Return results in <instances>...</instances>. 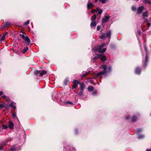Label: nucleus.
Segmentation results:
<instances>
[{
	"label": "nucleus",
	"mask_w": 151,
	"mask_h": 151,
	"mask_svg": "<svg viewBox=\"0 0 151 151\" xmlns=\"http://www.w3.org/2000/svg\"><path fill=\"white\" fill-rule=\"evenodd\" d=\"M80 88L81 90L83 91L85 88V86L83 83H80Z\"/></svg>",
	"instance_id": "nucleus-13"
},
{
	"label": "nucleus",
	"mask_w": 151,
	"mask_h": 151,
	"mask_svg": "<svg viewBox=\"0 0 151 151\" xmlns=\"http://www.w3.org/2000/svg\"><path fill=\"white\" fill-rule=\"evenodd\" d=\"M144 137V135L140 134L138 136V138L139 139H140L143 138Z\"/></svg>",
	"instance_id": "nucleus-28"
},
{
	"label": "nucleus",
	"mask_w": 151,
	"mask_h": 151,
	"mask_svg": "<svg viewBox=\"0 0 151 151\" xmlns=\"http://www.w3.org/2000/svg\"><path fill=\"white\" fill-rule=\"evenodd\" d=\"M142 130V129L141 128H139L137 130V133H139L141 132Z\"/></svg>",
	"instance_id": "nucleus-36"
},
{
	"label": "nucleus",
	"mask_w": 151,
	"mask_h": 151,
	"mask_svg": "<svg viewBox=\"0 0 151 151\" xmlns=\"http://www.w3.org/2000/svg\"><path fill=\"white\" fill-rule=\"evenodd\" d=\"M10 24L9 22H6L4 24V27H7Z\"/></svg>",
	"instance_id": "nucleus-23"
},
{
	"label": "nucleus",
	"mask_w": 151,
	"mask_h": 151,
	"mask_svg": "<svg viewBox=\"0 0 151 151\" xmlns=\"http://www.w3.org/2000/svg\"><path fill=\"white\" fill-rule=\"evenodd\" d=\"M146 151H151V150L150 149H147L146 150Z\"/></svg>",
	"instance_id": "nucleus-48"
},
{
	"label": "nucleus",
	"mask_w": 151,
	"mask_h": 151,
	"mask_svg": "<svg viewBox=\"0 0 151 151\" xmlns=\"http://www.w3.org/2000/svg\"><path fill=\"white\" fill-rule=\"evenodd\" d=\"M106 51V49L105 48L103 49L102 50H101V53H103L105 52Z\"/></svg>",
	"instance_id": "nucleus-35"
},
{
	"label": "nucleus",
	"mask_w": 151,
	"mask_h": 151,
	"mask_svg": "<svg viewBox=\"0 0 151 151\" xmlns=\"http://www.w3.org/2000/svg\"><path fill=\"white\" fill-rule=\"evenodd\" d=\"M129 118H130V116H127V117H126V119H128Z\"/></svg>",
	"instance_id": "nucleus-47"
},
{
	"label": "nucleus",
	"mask_w": 151,
	"mask_h": 151,
	"mask_svg": "<svg viewBox=\"0 0 151 151\" xmlns=\"http://www.w3.org/2000/svg\"><path fill=\"white\" fill-rule=\"evenodd\" d=\"M93 87L92 86H90L88 87V90L89 91H91L93 89Z\"/></svg>",
	"instance_id": "nucleus-18"
},
{
	"label": "nucleus",
	"mask_w": 151,
	"mask_h": 151,
	"mask_svg": "<svg viewBox=\"0 0 151 151\" xmlns=\"http://www.w3.org/2000/svg\"><path fill=\"white\" fill-rule=\"evenodd\" d=\"M138 33L139 35H140L141 34V31L140 30L138 31Z\"/></svg>",
	"instance_id": "nucleus-44"
},
{
	"label": "nucleus",
	"mask_w": 151,
	"mask_h": 151,
	"mask_svg": "<svg viewBox=\"0 0 151 151\" xmlns=\"http://www.w3.org/2000/svg\"><path fill=\"white\" fill-rule=\"evenodd\" d=\"M7 32H6L5 34L4 35L1 37V40H4L5 39V36L7 34Z\"/></svg>",
	"instance_id": "nucleus-24"
},
{
	"label": "nucleus",
	"mask_w": 151,
	"mask_h": 151,
	"mask_svg": "<svg viewBox=\"0 0 151 151\" xmlns=\"http://www.w3.org/2000/svg\"><path fill=\"white\" fill-rule=\"evenodd\" d=\"M20 36L24 40L27 42L28 44L30 43V40L28 37L24 35L23 34H21Z\"/></svg>",
	"instance_id": "nucleus-6"
},
{
	"label": "nucleus",
	"mask_w": 151,
	"mask_h": 151,
	"mask_svg": "<svg viewBox=\"0 0 151 151\" xmlns=\"http://www.w3.org/2000/svg\"><path fill=\"white\" fill-rule=\"evenodd\" d=\"M96 16L95 14H94L93 17H92L91 18V20L92 22L91 24V27H94L96 25V23L95 22V20L96 18Z\"/></svg>",
	"instance_id": "nucleus-3"
},
{
	"label": "nucleus",
	"mask_w": 151,
	"mask_h": 151,
	"mask_svg": "<svg viewBox=\"0 0 151 151\" xmlns=\"http://www.w3.org/2000/svg\"><path fill=\"white\" fill-rule=\"evenodd\" d=\"M40 71H39V70H36L35 72V73H34V74L35 75H37L39 73H40Z\"/></svg>",
	"instance_id": "nucleus-30"
},
{
	"label": "nucleus",
	"mask_w": 151,
	"mask_h": 151,
	"mask_svg": "<svg viewBox=\"0 0 151 151\" xmlns=\"http://www.w3.org/2000/svg\"><path fill=\"white\" fill-rule=\"evenodd\" d=\"M107 0H99V1L102 3H105Z\"/></svg>",
	"instance_id": "nucleus-34"
},
{
	"label": "nucleus",
	"mask_w": 151,
	"mask_h": 151,
	"mask_svg": "<svg viewBox=\"0 0 151 151\" xmlns=\"http://www.w3.org/2000/svg\"><path fill=\"white\" fill-rule=\"evenodd\" d=\"M83 91H82L81 90L80 92L78 93V95L80 96H82L83 95Z\"/></svg>",
	"instance_id": "nucleus-38"
},
{
	"label": "nucleus",
	"mask_w": 151,
	"mask_h": 151,
	"mask_svg": "<svg viewBox=\"0 0 151 151\" xmlns=\"http://www.w3.org/2000/svg\"><path fill=\"white\" fill-rule=\"evenodd\" d=\"M105 44L104 43H102L99 47L97 46H96L93 49V50L95 51H98L99 52H100L101 49L104 46Z\"/></svg>",
	"instance_id": "nucleus-5"
},
{
	"label": "nucleus",
	"mask_w": 151,
	"mask_h": 151,
	"mask_svg": "<svg viewBox=\"0 0 151 151\" xmlns=\"http://www.w3.org/2000/svg\"><path fill=\"white\" fill-rule=\"evenodd\" d=\"M101 26H98L97 27V30H99L100 28H101Z\"/></svg>",
	"instance_id": "nucleus-40"
},
{
	"label": "nucleus",
	"mask_w": 151,
	"mask_h": 151,
	"mask_svg": "<svg viewBox=\"0 0 151 151\" xmlns=\"http://www.w3.org/2000/svg\"><path fill=\"white\" fill-rule=\"evenodd\" d=\"M137 116H133L132 118V121L133 122H135L137 120Z\"/></svg>",
	"instance_id": "nucleus-21"
},
{
	"label": "nucleus",
	"mask_w": 151,
	"mask_h": 151,
	"mask_svg": "<svg viewBox=\"0 0 151 151\" xmlns=\"http://www.w3.org/2000/svg\"><path fill=\"white\" fill-rule=\"evenodd\" d=\"M143 2L145 4H151V2L149 0H143Z\"/></svg>",
	"instance_id": "nucleus-15"
},
{
	"label": "nucleus",
	"mask_w": 151,
	"mask_h": 151,
	"mask_svg": "<svg viewBox=\"0 0 151 151\" xmlns=\"http://www.w3.org/2000/svg\"><path fill=\"white\" fill-rule=\"evenodd\" d=\"M145 22H148V19H146L145 20Z\"/></svg>",
	"instance_id": "nucleus-49"
},
{
	"label": "nucleus",
	"mask_w": 151,
	"mask_h": 151,
	"mask_svg": "<svg viewBox=\"0 0 151 151\" xmlns=\"http://www.w3.org/2000/svg\"><path fill=\"white\" fill-rule=\"evenodd\" d=\"M144 9V7L143 6H141L139 7L137 10V13L138 14H141Z\"/></svg>",
	"instance_id": "nucleus-8"
},
{
	"label": "nucleus",
	"mask_w": 151,
	"mask_h": 151,
	"mask_svg": "<svg viewBox=\"0 0 151 151\" xmlns=\"http://www.w3.org/2000/svg\"><path fill=\"white\" fill-rule=\"evenodd\" d=\"M29 20H28L27 22L24 23V24L25 25H27L29 24Z\"/></svg>",
	"instance_id": "nucleus-33"
},
{
	"label": "nucleus",
	"mask_w": 151,
	"mask_h": 151,
	"mask_svg": "<svg viewBox=\"0 0 151 151\" xmlns=\"http://www.w3.org/2000/svg\"><path fill=\"white\" fill-rule=\"evenodd\" d=\"M3 97L6 98V96H3Z\"/></svg>",
	"instance_id": "nucleus-50"
},
{
	"label": "nucleus",
	"mask_w": 151,
	"mask_h": 151,
	"mask_svg": "<svg viewBox=\"0 0 151 151\" xmlns=\"http://www.w3.org/2000/svg\"><path fill=\"white\" fill-rule=\"evenodd\" d=\"M76 131H77L76 130V131H75V133H76V134H77V132H76Z\"/></svg>",
	"instance_id": "nucleus-52"
},
{
	"label": "nucleus",
	"mask_w": 151,
	"mask_h": 151,
	"mask_svg": "<svg viewBox=\"0 0 151 151\" xmlns=\"http://www.w3.org/2000/svg\"><path fill=\"white\" fill-rule=\"evenodd\" d=\"M3 93V92L2 91H0V96L2 95Z\"/></svg>",
	"instance_id": "nucleus-46"
},
{
	"label": "nucleus",
	"mask_w": 151,
	"mask_h": 151,
	"mask_svg": "<svg viewBox=\"0 0 151 151\" xmlns=\"http://www.w3.org/2000/svg\"><path fill=\"white\" fill-rule=\"evenodd\" d=\"M96 12V9H93L91 12L92 13H93L95 12Z\"/></svg>",
	"instance_id": "nucleus-39"
},
{
	"label": "nucleus",
	"mask_w": 151,
	"mask_h": 151,
	"mask_svg": "<svg viewBox=\"0 0 151 151\" xmlns=\"http://www.w3.org/2000/svg\"><path fill=\"white\" fill-rule=\"evenodd\" d=\"M4 106V105L2 104H0V108H2Z\"/></svg>",
	"instance_id": "nucleus-42"
},
{
	"label": "nucleus",
	"mask_w": 151,
	"mask_h": 151,
	"mask_svg": "<svg viewBox=\"0 0 151 151\" xmlns=\"http://www.w3.org/2000/svg\"><path fill=\"white\" fill-rule=\"evenodd\" d=\"M101 60L102 61H104L106 60V57L105 56L103 55H101Z\"/></svg>",
	"instance_id": "nucleus-20"
},
{
	"label": "nucleus",
	"mask_w": 151,
	"mask_h": 151,
	"mask_svg": "<svg viewBox=\"0 0 151 151\" xmlns=\"http://www.w3.org/2000/svg\"><path fill=\"white\" fill-rule=\"evenodd\" d=\"M96 91H93V93H92V94H96Z\"/></svg>",
	"instance_id": "nucleus-45"
},
{
	"label": "nucleus",
	"mask_w": 151,
	"mask_h": 151,
	"mask_svg": "<svg viewBox=\"0 0 151 151\" xmlns=\"http://www.w3.org/2000/svg\"><path fill=\"white\" fill-rule=\"evenodd\" d=\"M73 88H75L78 86V85L80 84V82L76 80H74L73 81Z\"/></svg>",
	"instance_id": "nucleus-7"
},
{
	"label": "nucleus",
	"mask_w": 151,
	"mask_h": 151,
	"mask_svg": "<svg viewBox=\"0 0 151 151\" xmlns=\"http://www.w3.org/2000/svg\"><path fill=\"white\" fill-rule=\"evenodd\" d=\"M4 144L0 143V150H2L3 149V146Z\"/></svg>",
	"instance_id": "nucleus-25"
},
{
	"label": "nucleus",
	"mask_w": 151,
	"mask_h": 151,
	"mask_svg": "<svg viewBox=\"0 0 151 151\" xmlns=\"http://www.w3.org/2000/svg\"><path fill=\"white\" fill-rule=\"evenodd\" d=\"M96 12L98 13L97 14H101L102 12V10L101 9L98 8L96 9Z\"/></svg>",
	"instance_id": "nucleus-12"
},
{
	"label": "nucleus",
	"mask_w": 151,
	"mask_h": 151,
	"mask_svg": "<svg viewBox=\"0 0 151 151\" xmlns=\"http://www.w3.org/2000/svg\"><path fill=\"white\" fill-rule=\"evenodd\" d=\"M135 73L136 74H139L141 72V70L140 68H137L135 70Z\"/></svg>",
	"instance_id": "nucleus-11"
},
{
	"label": "nucleus",
	"mask_w": 151,
	"mask_h": 151,
	"mask_svg": "<svg viewBox=\"0 0 151 151\" xmlns=\"http://www.w3.org/2000/svg\"><path fill=\"white\" fill-rule=\"evenodd\" d=\"M98 1V0H95V1L96 2Z\"/></svg>",
	"instance_id": "nucleus-51"
},
{
	"label": "nucleus",
	"mask_w": 151,
	"mask_h": 151,
	"mask_svg": "<svg viewBox=\"0 0 151 151\" xmlns=\"http://www.w3.org/2000/svg\"><path fill=\"white\" fill-rule=\"evenodd\" d=\"M89 73V72H87L85 73H84L82 75V76H81V77L82 78H83L84 77H85L86 76V75H87Z\"/></svg>",
	"instance_id": "nucleus-27"
},
{
	"label": "nucleus",
	"mask_w": 151,
	"mask_h": 151,
	"mask_svg": "<svg viewBox=\"0 0 151 151\" xmlns=\"http://www.w3.org/2000/svg\"><path fill=\"white\" fill-rule=\"evenodd\" d=\"M12 116L14 118H15L16 116V114H12Z\"/></svg>",
	"instance_id": "nucleus-43"
},
{
	"label": "nucleus",
	"mask_w": 151,
	"mask_h": 151,
	"mask_svg": "<svg viewBox=\"0 0 151 151\" xmlns=\"http://www.w3.org/2000/svg\"><path fill=\"white\" fill-rule=\"evenodd\" d=\"M14 125L13 123L11 121H9V126L10 128L12 129L14 128Z\"/></svg>",
	"instance_id": "nucleus-10"
},
{
	"label": "nucleus",
	"mask_w": 151,
	"mask_h": 151,
	"mask_svg": "<svg viewBox=\"0 0 151 151\" xmlns=\"http://www.w3.org/2000/svg\"><path fill=\"white\" fill-rule=\"evenodd\" d=\"M132 9L133 11H135L136 10V8L135 6H133L132 7Z\"/></svg>",
	"instance_id": "nucleus-32"
},
{
	"label": "nucleus",
	"mask_w": 151,
	"mask_h": 151,
	"mask_svg": "<svg viewBox=\"0 0 151 151\" xmlns=\"http://www.w3.org/2000/svg\"><path fill=\"white\" fill-rule=\"evenodd\" d=\"M2 127L4 129H6L8 128L7 126L6 125L3 124Z\"/></svg>",
	"instance_id": "nucleus-29"
},
{
	"label": "nucleus",
	"mask_w": 151,
	"mask_h": 151,
	"mask_svg": "<svg viewBox=\"0 0 151 151\" xmlns=\"http://www.w3.org/2000/svg\"><path fill=\"white\" fill-rule=\"evenodd\" d=\"M100 69L102 68L104 70L101 71L96 74V78H100L102 77L103 75H104L106 73L109 72L111 70V67H109L107 68L106 66L105 65H103L101 66Z\"/></svg>",
	"instance_id": "nucleus-1"
},
{
	"label": "nucleus",
	"mask_w": 151,
	"mask_h": 151,
	"mask_svg": "<svg viewBox=\"0 0 151 151\" xmlns=\"http://www.w3.org/2000/svg\"><path fill=\"white\" fill-rule=\"evenodd\" d=\"M93 5H94L91 2H88L87 4V7L88 8H91L92 7Z\"/></svg>",
	"instance_id": "nucleus-14"
},
{
	"label": "nucleus",
	"mask_w": 151,
	"mask_h": 151,
	"mask_svg": "<svg viewBox=\"0 0 151 151\" xmlns=\"http://www.w3.org/2000/svg\"><path fill=\"white\" fill-rule=\"evenodd\" d=\"M15 150V148L14 147H11L10 149V150L11 151H14Z\"/></svg>",
	"instance_id": "nucleus-37"
},
{
	"label": "nucleus",
	"mask_w": 151,
	"mask_h": 151,
	"mask_svg": "<svg viewBox=\"0 0 151 151\" xmlns=\"http://www.w3.org/2000/svg\"><path fill=\"white\" fill-rule=\"evenodd\" d=\"M10 106L11 107H13L14 109H15L16 108L15 106V105L13 103H11L10 104Z\"/></svg>",
	"instance_id": "nucleus-26"
},
{
	"label": "nucleus",
	"mask_w": 151,
	"mask_h": 151,
	"mask_svg": "<svg viewBox=\"0 0 151 151\" xmlns=\"http://www.w3.org/2000/svg\"><path fill=\"white\" fill-rule=\"evenodd\" d=\"M147 26L148 27H149L150 26V23L149 22H147Z\"/></svg>",
	"instance_id": "nucleus-41"
},
{
	"label": "nucleus",
	"mask_w": 151,
	"mask_h": 151,
	"mask_svg": "<svg viewBox=\"0 0 151 151\" xmlns=\"http://www.w3.org/2000/svg\"><path fill=\"white\" fill-rule=\"evenodd\" d=\"M142 16L144 17H147L148 16V12H145L142 13Z\"/></svg>",
	"instance_id": "nucleus-19"
},
{
	"label": "nucleus",
	"mask_w": 151,
	"mask_h": 151,
	"mask_svg": "<svg viewBox=\"0 0 151 151\" xmlns=\"http://www.w3.org/2000/svg\"><path fill=\"white\" fill-rule=\"evenodd\" d=\"M101 56V55H97V56L93 57V58L92 60H96L98 58H100Z\"/></svg>",
	"instance_id": "nucleus-16"
},
{
	"label": "nucleus",
	"mask_w": 151,
	"mask_h": 151,
	"mask_svg": "<svg viewBox=\"0 0 151 151\" xmlns=\"http://www.w3.org/2000/svg\"><path fill=\"white\" fill-rule=\"evenodd\" d=\"M47 73V72L45 70H42V72L40 73V76H42L43 75H45Z\"/></svg>",
	"instance_id": "nucleus-17"
},
{
	"label": "nucleus",
	"mask_w": 151,
	"mask_h": 151,
	"mask_svg": "<svg viewBox=\"0 0 151 151\" xmlns=\"http://www.w3.org/2000/svg\"><path fill=\"white\" fill-rule=\"evenodd\" d=\"M109 18V16L107 15L105 16L104 18L102 19V22L104 23L107 22Z\"/></svg>",
	"instance_id": "nucleus-9"
},
{
	"label": "nucleus",
	"mask_w": 151,
	"mask_h": 151,
	"mask_svg": "<svg viewBox=\"0 0 151 151\" xmlns=\"http://www.w3.org/2000/svg\"><path fill=\"white\" fill-rule=\"evenodd\" d=\"M28 48L27 47H25L24 49L22 50V52L23 53H25L28 50Z\"/></svg>",
	"instance_id": "nucleus-22"
},
{
	"label": "nucleus",
	"mask_w": 151,
	"mask_h": 151,
	"mask_svg": "<svg viewBox=\"0 0 151 151\" xmlns=\"http://www.w3.org/2000/svg\"><path fill=\"white\" fill-rule=\"evenodd\" d=\"M66 103L67 104H73V103L70 101H67L66 102Z\"/></svg>",
	"instance_id": "nucleus-31"
},
{
	"label": "nucleus",
	"mask_w": 151,
	"mask_h": 151,
	"mask_svg": "<svg viewBox=\"0 0 151 151\" xmlns=\"http://www.w3.org/2000/svg\"><path fill=\"white\" fill-rule=\"evenodd\" d=\"M111 35L110 31H108L106 33H102L101 35H99V37L101 39L104 40L107 37L110 38Z\"/></svg>",
	"instance_id": "nucleus-2"
},
{
	"label": "nucleus",
	"mask_w": 151,
	"mask_h": 151,
	"mask_svg": "<svg viewBox=\"0 0 151 151\" xmlns=\"http://www.w3.org/2000/svg\"><path fill=\"white\" fill-rule=\"evenodd\" d=\"M144 49L145 50V51L146 52V58H145V61L144 63L145 64V67H146V65L147 64V63H148V59H149V57L148 56V53L147 52V49L146 47H144Z\"/></svg>",
	"instance_id": "nucleus-4"
}]
</instances>
